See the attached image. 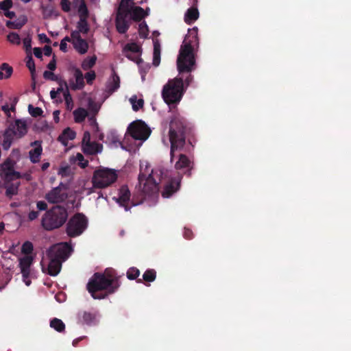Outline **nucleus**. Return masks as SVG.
Segmentation results:
<instances>
[{
	"label": "nucleus",
	"instance_id": "obj_1",
	"mask_svg": "<svg viewBox=\"0 0 351 351\" xmlns=\"http://www.w3.org/2000/svg\"><path fill=\"white\" fill-rule=\"evenodd\" d=\"M193 134V130L190 123L180 115H175L169 124V141L171 143V160L175 157L176 151L184 150L187 139L191 145L190 136Z\"/></svg>",
	"mask_w": 351,
	"mask_h": 351
},
{
	"label": "nucleus",
	"instance_id": "obj_2",
	"mask_svg": "<svg viewBox=\"0 0 351 351\" xmlns=\"http://www.w3.org/2000/svg\"><path fill=\"white\" fill-rule=\"evenodd\" d=\"M197 28L189 29L180 47L177 59V67L180 73L190 72L195 69V58L193 53L195 46L198 45Z\"/></svg>",
	"mask_w": 351,
	"mask_h": 351
},
{
	"label": "nucleus",
	"instance_id": "obj_3",
	"mask_svg": "<svg viewBox=\"0 0 351 351\" xmlns=\"http://www.w3.org/2000/svg\"><path fill=\"white\" fill-rule=\"evenodd\" d=\"M73 249L67 243H60L51 246L47 252L48 262H41L42 269L50 276H56L60 271L62 263L71 255Z\"/></svg>",
	"mask_w": 351,
	"mask_h": 351
},
{
	"label": "nucleus",
	"instance_id": "obj_4",
	"mask_svg": "<svg viewBox=\"0 0 351 351\" xmlns=\"http://www.w3.org/2000/svg\"><path fill=\"white\" fill-rule=\"evenodd\" d=\"M118 278L112 274L96 273L89 280L87 289L94 299H103L104 294H97V292L107 290L109 293H114L119 287Z\"/></svg>",
	"mask_w": 351,
	"mask_h": 351
},
{
	"label": "nucleus",
	"instance_id": "obj_5",
	"mask_svg": "<svg viewBox=\"0 0 351 351\" xmlns=\"http://www.w3.org/2000/svg\"><path fill=\"white\" fill-rule=\"evenodd\" d=\"M155 174L159 178L161 196L163 198H170L180 190L182 179L180 175H176L173 171L163 166H158Z\"/></svg>",
	"mask_w": 351,
	"mask_h": 351
},
{
	"label": "nucleus",
	"instance_id": "obj_6",
	"mask_svg": "<svg viewBox=\"0 0 351 351\" xmlns=\"http://www.w3.org/2000/svg\"><path fill=\"white\" fill-rule=\"evenodd\" d=\"M185 92L183 77H177L169 80L164 86L162 96L166 104L170 106L177 105Z\"/></svg>",
	"mask_w": 351,
	"mask_h": 351
},
{
	"label": "nucleus",
	"instance_id": "obj_7",
	"mask_svg": "<svg viewBox=\"0 0 351 351\" xmlns=\"http://www.w3.org/2000/svg\"><path fill=\"white\" fill-rule=\"evenodd\" d=\"M67 217L66 208L56 206L45 213L42 218V226L47 230H53L61 227Z\"/></svg>",
	"mask_w": 351,
	"mask_h": 351
},
{
	"label": "nucleus",
	"instance_id": "obj_8",
	"mask_svg": "<svg viewBox=\"0 0 351 351\" xmlns=\"http://www.w3.org/2000/svg\"><path fill=\"white\" fill-rule=\"evenodd\" d=\"M154 167L147 161H142L140 165L138 176V189L145 197H150L154 190Z\"/></svg>",
	"mask_w": 351,
	"mask_h": 351
},
{
	"label": "nucleus",
	"instance_id": "obj_9",
	"mask_svg": "<svg viewBox=\"0 0 351 351\" xmlns=\"http://www.w3.org/2000/svg\"><path fill=\"white\" fill-rule=\"evenodd\" d=\"M117 179L116 170L103 167L94 171L92 183L94 188L104 189L113 184Z\"/></svg>",
	"mask_w": 351,
	"mask_h": 351
},
{
	"label": "nucleus",
	"instance_id": "obj_10",
	"mask_svg": "<svg viewBox=\"0 0 351 351\" xmlns=\"http://www.w3.org/2000/svg\"><path fill=\"white\" fill-rule=\"evenodd\" d=\"M88 220L86 217L80 213L72 217L66 224V232L71 237L80 235L87 227Z\"/></svg>",
	"mask_w": 351,
	"mask_h": 351
},
{
	"label": "nucleus",
	"instance_id": "obj_11",
	"mask_svg": "<svg viewBox=\"0 0 351 351\" xmlns=\"http://www.w3.org/2000/svg\"><path fill=\"white\" fill-rule=\"evenodd\" d=\"M130 0H121L117 11L116 19V27L117 31L123 34L129 27L130 19L128 16V9Z\"/></svg>",
	"mask_w": 351,
	"mask_h": 351
},
{
	"label": "nucleus",
	"instance_id": "obj_12",
	"mask_svg": "<svg viewBox=\"0 0 351 351\" xmlns=\"http://www.w3.org/2000/svg\"><path fill=\"white\" fill-rule=\"evenodd\" d=\"M127 132L134 139L141 141L143 143L148 138L152 131L144 122L137 120L128 125ZM141 144L140 143V145Z\"/></svg>",
	"mask_w": 351,
	"mask_h": 351
},
{
	"label": "nucleus",
	"instance_id": "obj_13",
	"mask_svg": "<svg viewBox=\"0 0 351 351\" xmlns=\"http://www.w3.org/2000/svg\"><path fill=\"white\" fill-rule=\"evenodd\" d=\"M15 164V161L10 158L0 164V176L3 180L10 182L21 177L20 173L14 170Z\"/></svg>",
	"mask_w": 351,
	"mask_h": 351
},
{
	"label": "nucleus",
	"instance_id": "obj_14",
	"mask_svg": "<svg viewBox=\"0 0 351 351\" xmlns=\"http://www.w3.org/2000/svg\"><path fill=\"white\" fill-rule=\"evenodd\" d=\"M18 128H19L20 131L16 132H14V130L12 129V128H14V127L10 126V125L5 130L3 134V142L1 144L3 149L8 150L10 148V147L14 140L21 138L23 136H24L25 129H24L23 126L22 125H18Z\"/></svg>",
	"mask_w": 351,
	"mask_h": 351
},
{
	"label": "nucleus",
	"instance_id": "obj_15",
	"mask_svg": "<svg viewBox=\"0 0 351 351\" xmlns=\"http://www.w3.org/2000/svg\"><path fill=\"white\" fill-rule=\"evenodd\" d=\"M68 197L67 187L63 184L52 189L45 195V199L51 204L61 203Z\"/></svg>",
	"mask_w": 351,
	"mask_h": 351
},
{
	"label": "nucleus",
	"instance_id": "obj_16",
	"mask_svg": "<svg viewBox=\"0 0 351 351\" xmlns=\"http://www.w3.org/2000/svg\"><path fill=\"white\" fill-rule=\"evenodd\" d=\"M73 77L69 80L68 87L73 90H82L85 86L84 75L80 69L72 67L70 69Z\"/></svg>",
	"mask_w": 351,
	"mask_h": 351
},
{
	"label": "nucleus",
	"instance_id": "obj_17",
	"mask_svg": "<svg viewBox=\"0 0 351 351\" xmlns=\"http://www.w3.org/2000/svg\"><path fill=\"white\" fill-rule=\"evenodd\" d=\"M33 258L30 256H25L19 258V267L23 276V280L27 286H29L31 280H29L30 267L32 264Z\"/></svg>",
	"mask_w": 351,
	"mask_h": 351
},
{
	"label": "nucleus",
	"instance_id": "obj_18",
	"mask_svg": "<svg viewBox=\"0 0 351 351\" xmlns=\"http://www.w3.org/2000/svg\"><path fill=\"white\" fill-rule=\"evenodd\" d=\"M130 1L131 3L129 4L130 6L128 9V16L130 17V20L133 19L134 21H140L145 16L149 14V12H150L149 8L144 10L139 6L135 5L134 0Z\"/></svg>",
	"mask_w": 351,
	"mask_h": 351
},
{
	"label": "nucleus",
	"instance_id": "obj_19",
	"mask_svg": "<svg viewBox=\"0 0 351 351\" xmlns=\"http://www.w3.org/2000/svg\"><path fill=\"white\" fill-rule=\"evenodd\" d=\"M71 37L75 49L80 54L86 53L88 49V44L86 40L81 38L79 32H72Z\"/></svg>",
	"mask_w": 351,
	"mask_h": 351
},
{
	"label": "nucleus",
	"instance_id": "obj_20",
	"mask_svg": "<svg viewBox=\"0 0 351 351\" xmlns=\"http://www.w3.org/2000/svg\"><path fill=\"white\" fill-rule=\"evenodd\" d=\"M121 206L125 208V210H128L130 207L128 206L130 199V192L126 186L121 187L119 191V196L112 198Z\"/></svg>",
	"mask_w": 351,
	"mask_h": 351
},
{
	"label": "nucleus",
	"instance_id": "obj_21",
	"mask_svg": "<svg viewBox=\"0 0 351 351\" xmlns=\"http://www.w3.org/2000/svg\"><path fill=\"white\" fill-rule=\"evenodd\" d=\"M178 160L176 162L175 165V167L178 170H181L184 169H188V176L191 175V171L193 168V162L189 159V158L184 154H179Z\"/></svg>",
	"mask_w": 351,
	"mask_h": 351
},
{
	"label": "nucleus",
	"instance_id": "obj_22",
	"mask_svg": "<svg viewBox=\"0 0 351 351\" xmlns=\"http://www.w3.org/2000/svg\"><path fill=\"white\" fill-rule=\"evenodd\" d=\"M102 145L96 142H88L83 145L82 150L84 154L93 155L101 152Z\"/></svg>",
	"mask_w": 351,
	"mask_h": 351
},
{
	"label": "nucleus",
	"instance_id": "obj_23",
	"mask_svg": "<svg viewBox=\"0 0 351 351\" xmlns=\"http://www.w3.org/2000/svg\"><path fill=\"white\" fill-rule=\"evenodd\" d=\"M76 136L75 131L70 128H66L62 133L59 136L58 141L64 146L68 145L69 141L73 140Z\"/></svg>",
	"mask_w": 351,
	"mask_h": 351
},
{
	"label": "nucleus",
	"instance_id": "obj_24",
	"mask_svg": "<svg viewBox=\"0 0 351 351\" xmlns=\"http://www.w3.org/2000/svg\"><path fill=\"white\" fill-rule=\"evenodd\" d=\"M38 144V145L34 149H32L29 152L30 160L33 163H36L40 160V157L42 154L43 149L40 144L38 141H34L32 143V145Z\"/></svg>",
	"mask_w": 351,
	"mask_h": 351
},
{
	"label": "nucleus",
	"instance_id": "obj_25",
	"mask_svg": "<svg viewBox=\"0 0 351 351\" xmlns=\"http://www.w3.org/2000/svg\"><path fill=\"white\" fill-rule=\"evenodd\" d=\"M129 102L134 112L140 110L143 108L144 106V100L143 97L141 96H137L136 95H134L130 97Z\"/></svg>",
	"mask_w": 351,
	"mask_h": 351
},
{
	"label": "nucleus",
	"instance_id": "obj_26",
	"mask_svg": "<svg viewBox=\"0 0 351 351\" xmlns=\"http://www.w3.org/2000/svg\"><path fill=\"white\" fill-rule=\"evenodd\" d=\"M199 17V12L196 8H190L187 10L184 15V21L187 24H191L195 21Z\"/></svg>",
	"mask_w": 351,
	"mask_h": 351
},
{
	"label": "nucleus",
	"instance_id": "obj_27",
	"mask_svg": "<svg viewBox=\"0 0 351 351\" xmlns=\"http://www.w3.org/2000/svg\"><path fill=\"white\" fill-rule=\"evenodd\" d=\"M73 114L75 122L80 123L83 122L88 117V112L83 108H78L73 111Z\"/></svg>",
	"mask_w": 351,
	"mask_h": 351
},
{
	"label": "nucleus",
	"instance_id": "obj_28",
	"mask_svg": "<svg viewBox=\"0 0 351 351\" xmlns=\"http://www.w3.org/2000/svg\"><path fill=\"white\" fill-rule=\"evenodd\" d=\"M159 35L160 32L155 30V67L158 66L160 63L161 47L160 41L157 39Z\"/></svg>",
	"mask_w": 351,
	"mask_h": 351
},
{
	"label": "nucleus",
	"instance_id": "obj_29",
	"mask_svg": "<svg viewBox=\"0 0 351 351\" xmlns=\"http://www.w3.org/2000/svg\"><path fill=\"white\" fill-rule=\"evenodd\" d=\"M120 86V78L117 74H113L110 81L107 85L108 90L113 93L117 90Z\"/></svg>",
	"mask_w": 351,
	"mask_h": 351
},
{
	"label": "nucleus",
	"instance_id": "obj_30",
	"mask_svg": "<svg viewBox=\"0 0 351 351\" xmlns=\"http://www.w3.org/2000/svg\"><path fill=\"white\" fill-rule=\"evenodd\" d=\"M64 85L66 86V90L64 91L63 96L65 101L66 108L68 110L71 111L73 110L74 107V103L73 101V98L69 93L68 90V84L66 82H64Z\"/></svg>",
	"mask_w": 351,
	"mask_h": 351
},
{
	"label": "nucleus",
	"instance_id": "obj_31",
	"mask_svg": "<svg viewBox=\"0 0 351 351\" xmlns=\"http://www.w3.org/2000/svg\"><path fill=\"white\" fill-rule=\"evenodd\" d=\"M0 68V80L9 78L11 76L13 70L7 63H3Z\"/></svg>",
	"mask_w": 351,
	"mask_h": 351
},
{
	"label": "nucleus",
	"instance_id": "obj_32",
	"mask_svg": "<svg viewBox=\"0 0 351 351\" xmlns=\"http://www.w3.org/2000/svg\"><path fill=\"white\" fill-rule=\"evenodd\" d=\"M77 29L74 32H79V35L80 34H86L88 32L89 26L86 19H80L77 23Z\"/></svg>",
	"mask_w": 351,
	"mask_h": 351
},
{
	"label": "nucleus",
	"instance_id": "obj_33",
	"mask_svg": "<svg viewBox=\"0 0 351 351\" xmlns=\"http://www.w3.org/2000/svg\"><path fill=\"white\" fill-rule=\"evenodd\" d=\"M50 326L58 332H62L65 328V325L62 321L58 318H53L50 322Z\"/></svg>",
	"mask_w": 351,
	"mask_h": 351
},
{
	"label": "nucleus",
	"instance_id": "obj_34",
	"mask_svg": "<svg viewBox=\"0 0 351 351\" xmlns=\"http://www.w3.org/2000/svg\"><path fill=\"white\" fill-rule=\"evenodd\" d=\"M97 57L95 56L92 57H88L84 59L82 63V68L84 70H88L92 68L96 62Z\"/></svg>",
	"mask_w": 351,
	"mask_h": 351
},
{
	"label": "nucleus",
	"instance_id": "obj_35",
	"mask_svg": "<svg viewBox=\"0 0 351 351\" xmlns=\"http://www.w3.org/2000/svg\"><path fill=\"white\" fill-rule=\"evenodd\" d=\"M123 52L140 54V47L135 43H129L124 47Z\"/></svg>",
	"mask_w": 351,
	"mask_h": 351
},
{
	"label": "nucleus",
	"instance_id": "obj_36",
	"mask_svg": "<svg viewBox=\"0 0 351 351\" xmlns=\"http://www.w3.org/2000/svg\"><path fill=\"white\" fill-rule=\"evenodd\" d=\"M27 22V19L23 16V19L20 21H7L6 25L10 28L21 29Z\"/></svg>",
	"mask_w": 351,
	"mask_h": 351
},
{
	"label": "nucleus",
	"instance_id": "obj_37",
	"mask_svg": "<svg viewBox=\"0 0 351 351\" xmlns=\"http://www.w3.org/2000/svg\"><path fill=\"white\" fill-rule=\"evenodd\" d=\"M22 125L23 126V128L25 129V132H24V136H25L27 132V123H26L25 121L21 120V119H17L14 122L11 123L10 124V126H13L14 128H12V129H13L14 132H16L20 131L19 128H18V125Z\"/></svg>",
	"mask_w": 351,
	"mask_h": 351
},
{
	"label": "nucleus",
	"instance_id": "obj_38",
	"mask_svg": "<svg viewBox=\"0 0 351 351\" xmlns=\"http://www.w3.org/2000/svg\"><path fill=\"white\" fill-rule=\"evenodd\" d=\"M78 12L80 14V19H86L88 12V9L86 8V5L84 0H82L79 5Z\"/></svg>",
	"mask_w": 351,
	"mask_h": 351
},
{
	"label": "nucleus",
	"instance_id": "obj_39",
	"mask_svg": "<svg viewBox=\"0 0 351 351\" xmlns=\"http://www.w3.org/2000/svg\"><path fill=\"white\" fill-rule=\"evenodd\" d=\"M191 72L184 71L182 73H179L180 77H183L184 86L186 87L189 86L193 80V76L191 74Z\"/></svg>",
	"mask_w": 351,
	"mask_h": 351
},
{
	"label": "nucleus",
	"instance_id": "obj_40",
	"mask_svg": "<svg viewBox=\"0 0 351 351\" xmlns=\"http://www.w3.org/2000/svg\"><path fill=\"white\" fill-rule=\"evenodd\" d=\"M58 174L62 177H69L72 174V170L69 165H61L58 170Z\"/></svg>",
	"mask_w": 351,
	"mask_h": 351
},
{
	"label": "nucleus",
	"instance_id": "obj_41",
	"mask_svg": "<svg viewBox=\"0 0 351 351\" xmlns=\"http://www.w3.org/2000/svg\"><path fill=\"white\" fill-rule=\"evenodd\" d=\"M138 32L141 38H145L149 34L148 26L145 22H141L138 25Z\"/></svg>",
	"mask_w": 351,
	"mask_h": 351
},
{
	"label": "nucleus",
	"instance_id": "obj_42",
	"mask_svg": "<svg viewBox=\"0 0 351 351\" xmlns=\"http://www.w3.org/2000/svg\"><path fill=\"white\" fill-rule=\"evenodd\" d=\"M87 107L90 112L97 113L99 111L100 106L91 97L87 98Z\"/></svg>",
	"mask_w": 351,
	"mask_h": 351
},
{
	"label": "nucleus",
	"instance_id": "obj_43",
	"mask_svg": "<svg viewBox=\"0 0 351 351\" xmlns=\"http://www.w3.org/2000/svg\"><path fill=\"white\" fill-rule=\"evenodd\" d=\"M7 38H8V41L12 44L16 45H19L21 44V38H20L19 35L15 32L10 33L8 35Z\"/></svg>",
	"mask_w": 351,
	"mask_h": 351
},
{
	"label": "nucleus",
	"instance_id": "obj_44",
	"mask_svg": "<svg viewBox=\"0 0 351 351\" xmlns=\"http://www.w3.org/2000/svg\"><path fill=\"white\" fill-rule=\"evenodd\" d=\"M19 185L16 184H12L9 185L5 191V194L8 197H12L13 195H15L18 193Z\"/></svg>",
	"mask_w": 351,
	"mask_h": 351
},
{
	"label": "nucleus",
	"instance_id": "obj_45",
	"mask_svg": "<svg viewBox=\"0 0 351 351\" xmlns=\"http://www.w3.org/2000/svg\"><path fill=\"white\" fill-rule=\"evenodd\" d=\"M127 278L130 280H134L140 275V271L136 267H130L127 273Z\"/></svg>",
	"mask_w": 351,
	"mask_h": 351
},
{
	"label": "nucleus",
	"instance_id": "obj_46",
	"mask_svg": "<svg viewBox=\"0 0 351 351\" xmlns=\"http://www.w3.org/2000/svg\"><path fill=\"white\" fill-rule=\"evenodd\" d=\"M82 322L86 324H91L94 322L95 317L90 313L84 312L82 316Z\"/></svg>",
	"mask_w": 351,
	"mask_h": 351
},
{
	"label": "nucleus",
	"instance_id": "obj_47",
	"mask_svg": "<svg viewBox=\"0 0 351 351\" xmlns=\"http://www.w3.org/2000/svg\"><path fill=\"white\" fill-rule=\"evenodd\" d=\"M143 280L147 286L150 285V282L154 281V272L152 270L146 271L143 275Z\"/></svg>",
	"mask_w": 351,
	"mask_h": 351
},
{
	"label": "nucleus",
	"instance_id": "obj_48",
	"mask_svg": "<svg viewBox=\"0 0 351 351\" xmlns=\"http://www.w3.org/2000/svg\"><path fill=\"white\" fill-rule=\"evenodd\" d=\"M28 110L29 114L34 117L40 116L43 111L40 108L34 107L32 105L29 104L28 106Z\"/></svg>",
	"mask_w": 351,
	"mask_h": 351
},
{
	"label": "nucleus",
	"instance_id": "obj_49",
	"mask_svg": "<svg viewBox=\"0 0 351 351\" xmlns=\"http://www.w3.org/2000/svg\"><path fill=\"white\" fill-rule=\"evenodd\" d=\"M43 15L45 19H48L52 16L54 13V10L51 6H43Z\"/></svg>",
	"mask_w": 351,
	"mask_h": 351
},
{
	"label": "nucleus",
	"instance_id": "obj_50",
	"mask_svg": "<svg viewBox=\"0 0 351 351\" xmlns=\"http://www.w3.org/2000/svg\"><path fill=\"white\" fill-rule=\"evenodd\" d=\"M33 250V245L29 241L25 242L21 247V251L23 253L25 254V256H28L29 254L32 252Z\"/></svg>",
	"mask_w": 351,
	"mask_h": 351
},
{
	"label": "nucleus",
	"instance_id": "obj_51",
	"mask_svg": "<svg viewBox=\"0 0 351 351\" xmlns=\"http://www.w3.org/2000/svg\"><path fill=\"white\" fill-rule=\"evenodd\" d=\"M12 7V0H4V1L0 2V10H3L4 12L8 10Z\"/></svg>",
	"mask_w": 351,
	"mask_h": 351
},
{
	"label": "nucleus",
	"instance_id": "obj_52",
	"mask_svg": "<svg viewBox=\"0 0 351 351\" xmlns=\"http://www.w3.org/2000/svg\"><path fill=\"white\" fill-rule=\"evenodd\" d=\"M124 55L130 60L136 62L137 64H139L141 62V60L139 58L140 54L137 53H132L128 52H123Z\"/></svg>",
	"mask_w": 351,
	"mask_h": 351
},
{
	"label": "nucleus",
	"instance_id": "obj_53",
	"mask_svg": "<svg viewBox=\"0 0 351 351\" xmlns=\"http://www.w3.org/2000/svg\"><path fill=\"white\" fill-rule=\"evenodd\" d=\"M75 159L79 162V165L82 168H84L88 165V161L84 160V156L82 154L77 153L76 154Z\"/></svg>",
	"mask_w": 351,
	"mask_h": 351
},
{
	"label": "nucleus",
	"instance_id": "obj_54",
	"mask_svg": "<svg viewBox=\"0 0 351 351\" xmlns=\"http://www.w3.org/2000/svg\"><path fill=\"white\" fill-rule=\"evenodd\" d=\"M96 75L95 71H90L85 74L84 79L85 78L87 83L91 84L93 80L95 79Z\"/></svg>",
	"mask_w": 351,
	"mask_h": 351
},
{
	"label": "nucleus",
	"instance_id": "obj_55",
	"mask_svg": "<svg viewBox=\"0 0 351 351\" xmlns=\"http://www.w3.org/2000/svg\"><path fill=\"white\" fill-rule=\"evenodd\" d=\"M32 38L28 34L24 39H23V46L27 51H29L32 49Z\"/></svg>",
	"mask_w": 351,
	"mask_h": 351
},
{
	"label": "nucleus",
	"instance_id": "obj_56",
	"mask_svg": "<svg viewBox=\"0 0 351 351\" xmlns=\"http://www.w3.org/2000/svg\"><path fill=\"white\" fill-rule=\"evenodd\" d=\"M62 10L68 12L71 10V3L69 0H61L60 3Z\"/></svg>",
	"mask_w": 351,
	"mask_h": 351
},
{
	"label": "nucleus",
	"instance_id": "obj_57",
	"mask_svg": "<svg viewBox=\"0 0 351 351\" xmlns=\"http://www.w3.org/2000/svg\"><path fill=\"white\" fill-rule=\"evenodd\" d=\"M183 236L186 239H192L193 237V233L192 232V230L189 228H184V232H183Z\"/></svg>",
	"mask_w": 351,
	"mask_h": 351
},
{
	"label": "nucleus",
	"instance_id": "obj_58",
	"mask_svg": "<svg viewBox=\"0 0 351 351\" xmlns=\"http://www.w3.org/2000/svg\"><path fill=\"white\" fill-rule=\"evenodd\" d=\"M43 76L47 80H51L53 81L56 80V77L51 71H45L43 73Z\"/></svg>",
	"mask_w": 351,
	"mask_h": 351
},
{
	"label": "nucleus",
	"instance_id": "obj_59",
	"mask_svg": "<svg viewBox=\"0 0 351 351\" xmlns=\"http://www.w3.org/2000/svg\"><path fill=\"white\" fill-rule=\"evenodd\" d=\"M38 215H39V213L38 211L32 210V211L29 212L28 214V219L29 221H33V220L36 219V218H38Z\"/></svg>",
	"mask_w": 351,
	"mask_h": 351
},
{
	"label": "nucleus",
	"instance_id": "obj_60",
	"mask_svg": "<svg viewBox=\"0 0 351 351\" xmlns=\"http://www.w3.org/2000/svg\"><path fill=\"white\" fill-rule=\"evenodd\" d=\"M37 208L40 210H45L47 208V205L44 201H39L36 204Z\"/></svg>",
	"mask_w": 351,
	"mask_h": 351
},
{
	"label": "nucleus",
	"instance_id": "obj_61",
	"mask_svg": "<svg viewBox=\"0 0 351 351\" xmlns=\"http://www.w3.org/2000/svg\"><path fill=\"white\" fill-rule=\"evenodd\" d=\"M88 142H90V135L88 132H86L84 134V136H83V139H82V146Z\"/></svg>",
	"mask_w": 351,
	"mask_h": 351
},
{
	"label": "nucleus",
	"instance_id": "obj_62",
	"mask_svg": "<svg viewBox=\"0 0 351 351\" xmlns=\"http://www.w3.org/2000/svg\"><path fill=\"white\" fill-rule=\"evenodd\" d=\"M47 68L51 70V71H53L56 69V60H55V58L53 57V60H51L49 64H47Z\"/></svg>",
	"mask_w": 351,
	"mask_h": 351
},
{
	"label": "nucleus",
	"instance_id": "obj_63",
	"mask_svg": "<svg viewBox=\"0 0 351 351\" xmlns=\"http://www.w3.org/2000/svg\"><path fill=\"white\" fill-rule=\"evenodd\" d=\"M34 54L36 58H42L43 51L38 47H35L34 49Z\"/></svg>",
	"mask_w": 351,
	"mask_h": 351
},
{
	"label": "nucleus",
	"instance_id": "obj_64",
	"mask_svg": "<svg viewBox=\"0 0 351 351\" xmlns=\"http://www.w3.org/2000/svg\"><path fill=\"white\" fill-rule=\"evenodd\" d=\"M27 66L29 69L31 71L35 70L34 62L32 58L27 62Z\"/></svg>",
	"mask_w": 351,
	"mask_h": 351
}]
</instances>
